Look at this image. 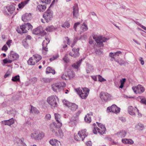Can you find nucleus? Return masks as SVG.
<instances>
[{
	"instance_id": "obj_1",
	"label": "nucleus",
	"mask_w": 146,
	"mask_h": 146,
	"mask_svg": "<svg viewBox=\"0 0 146 146\" xmlns=\"http://www.w3.org/2000/svg\"><path fill=\"white\" fill-rule=\"evenodd\" d=\"M82 89V90L80 88H79L75 89L74 90L82 99H86L89 94L90 90L86 87Z\"/></svg>"
},
{
	"instance_id": "obj_2",
	"label": "nucleus",
	"mask_w": 146,
	"mask_h": 146,
	"mask_svg": "<svg viewBox=\"0 0 146 146\" xmlns=\"http://www.w3.org/2000/svg\"><path fill=\"white\" fill-rule=\"evenodd\" d=\"M96 123L100 128L95 127L96 124L94 123L93 124L94 128L93 129V133L94 134H97V132H98L101 135H103L105 133L106 128L105 126L100 123H99L98 122H97Z\"/></svg>"
},
{
	"instance_id": "obj_3",
	"label": "nucleus",
	"mask_w": 146,
	"mask_h": 146,
	"mask_svg": "<svg viewBox=\"0 0 146 146\" xmlns=\"http://www.w3.org/2000/svg\"><path fill=\"white\" fill-rule=\"evenodd\" d=\"M88 135V133L86 132V129H84L78 131V134L74 136V138L77 141H83Z\"/></svg>"
},
{
	"instance_id": "obj_4",
	"label": "nucleus",
	"mask_w": 146,
	"mask_h": 146,
	"mask_svg": "<svg viewBox=\"0 0 146 146\" xmlns=\"http://www.w3.org/2000/svg\"><path fill=\"white\" fill-rule=\"evenodd\" d=\"M31 138L35 140H40L42 139L44 136V133L40 132L39 133L37 131L33 132L30 135Z\"/></svg>"
},
{
	"instance_id": "obj_5",
	"label": "nucleus",
	"mask_w": 146,
	"mask_h": 146,
	"mask_svg": "<svg viewBox=\"0 0 146 146\" xmlns=\"http://www.w3.org/2000/svg\"><path fill=\"white\" fill-rule=\"evenodd\" d=\"M33 28L32 26L29 23H25L23 25L20 26V29L21 31L17 30L18 32L20 34L27 33L28 31L30 29H31Z\"/></svg>"
},
{
	"instance_id": "obj_6",
	"label": "nucleus",
	"mask_w": 146,
	"mask_h": 146,
	"mask_svg": "<svg viewBox=\"0 0 146 146\" xmlns=\"http://www.w3.org/2000/svg\"><path fill=\"white\" fill-rule=\"evenodd\" d=\"M43 17L47 23L49 22L52 20L53 17L52 11L50 9H48L44 13Z\"/></svg>"
},
{
	"instance_id": "obj_7",
	"label": "nucleus",
	"mask_w": 146,
	"mask_h": 146,
	"mask_svg": "<svg viewBox=\"0 0 146 146\" xmlns=\"http://www.w3.org/2000/svg\"><path fill=\"white\" fill-rule=\"evenodd\" d=\"M93 38L96 41L97 45L99 47L103 46H104L103 42L108 40L107 38L103 37L102 36H94L93 37Z\"/></svg>"
},
{
	"instance_id": "obj_8",
	"label": "nucleus",
	"mask_w": 146,
	"mask_h": 146,
	"mask_svg": "<svg viewBox=\"0 0 146 146\" xmlns=\"http://www.w3.org/2000/svg\"><path fill=\"white\" fill-rule=\"evenodd\" d=\"M58 100V98L57 97L53 96L48 97L47 101L48 104L52 106L55 107L57 106V100Z\"/></svg>"
},
{
	"instance_id": "obj_9",
	"label": "nucleus",
	"mask_w": 146,
	"mask_h": 146,
	"mask_svg": "<svg viewBox=\"0 0 146 146\" xmlns=\"http://www.w3.org/2000/svg\"><path fill=\"white\" fill-rule=\"evenodd\" d=\"M65 86V83H55L52 85V88L54 91L57 92L58 90H60L61 89H62Z\"/></svg>"
},
{
	"instance_id": "obj_10",
	"label": "nucleus",
	"mask_w": 146,
	"mask_h": 146,
	"mask_svg": "<svg viewBox=\"0 0 146 146\" xmlns=\"http://www.w3.org/2000/svg\"><path fill=\"white\" fill-rule=\"evenodd\" d=\"M65 86V83H55L52 85V88L54 91L57 92L58 90H60L61 89H62Z\"/></svg>"
},
{
	"instance_id": "obj_11",
	"label": "nucleus",
	"mask_w": 146,
	"mask_h": 146,
	"mask_svg": "<svg viewBox=\"0 0 146 146\" xmlns=\"http://www.w3.org/2000/svg\"><path fill=\"white\" fill-rule=\"evenodd\" d=\"M100 97L102 101L106 102L111 99V96L108 93L102 92L100 94Z\"/></svg>"
},
{
	"instance_id": "obj_12",
	"label": "nucleus",
	"mask_w": 146,
	"mask_h": 146,
	"mask_svg": "<svg viewBox=\"0 0 146 146\" xmlns=\"http://www.w3.org/2000/svg\"><path fill=\"white\" fill-rule=\"evenodd\" d=\"M45 40H44L42 43V52L43 54H46V52L48 51V48L47 47L48 44L50 42V40L48 38H45Z\"/></svg>"
},
{
	"instance_id": "obj_13",
	"label": "nucleus",
	"mask_w": 146,
	"mask_h": 146,
	"mask_svg": "<svg viewBox=\"0 0 146 146\" xmlns=\"http://www.w3.org/2000/svg\"><path fill=\"white\" fill-rule=\"evenodd\" d=\"M132 89L134 92L136 94H141L143 92L145 91L143 87L141 85L139 84L137 86L133 87Z\"/></svg>"
},
{
	"instance_id": "obj_14",
	"label": "nucleus",
	"mask_w": 146,
	"mask_h": 146,
	"mask_svg": "<svg viewBox=\"0 0 146 146\" xmlns=\"http://www.w3.org/2000/svg\"><path fill=\"white\" fill-rule=\"evenodd\" d=\"M19 57V55L13 51H11L8 56V57L12 60V62L13 61L17 60Z\"/></svg>"
},
{
	"instance_id": "obj_15",
	"label": "nucleus",
	"mask_w": 146,
	"mask_h": 146,
	"mask_svg": "<svg viewBox=\"0 0 146 146\" xmlns=\"http://www.w3.org/2000/svg\"><path fill=\"white\" fill-rule=\"evenodd\" d=\"M72 13L73 17L74 18H77L79 16V9L78 4L76 3L74 4L73 7Z\"/></svg>"
},
{
	"instance_id": "obj_16",
	"label": "nucleus",
	"mask_w": 146,
	"mask_h": 146,
	"mask_svg": "<svg viewBox=\"0 0 146 146\" xmlns=\"http://www.w3.org/2000/svg\"><path fill=\"white\" fill-rule=\"evenodd\" d=\"M55 118L56 120V122L57 125L56 126L57 127H61L62 126V123L61 122L60 118L61 116L60 114L58 113L54 114Z\"/></svg>"
},
{
	"instance_id": "obj_17",
	"label": "nucleus",
	"mask_w": 146,
	"mask_h": 146,
	"mask_svg": "<svg viewBox=\"0 0 146 146\" xmlns=\"http://www.w3.org/2000/svg\"><path fill=\"white\" fill-rule=\"evenodd\" d=\"M79 48L77 49L73 48L72 49V52H70L69 53V55L74 58L78 57L79 55Z\"/></svg>"
},
{
	"instance_id": "obj_18",
	"label": "nucleus",
	"mask_w": 146,
	"mask_h": 146,
	"mask_svg": "<svg viewBox=\"0 0 146 146\" xmlns=\"http://www.w3.org/2000/svg\"><path fill=\"white\" fill-rule=\"evenodd\" d=\"M15 119L12 118L7 120L2 121L1 122L2 123L5 125H7L10 126L15 123Z\"/></svg>"
},
{
	"instance_id": "obj_19",
	"label": "nucleus",
	"mask_w": 146,
	"mask_h": 146,
	"mask_svg": "<svg viewBox=\"0 0 146 146\" xmlns=\"http://www.w3.org/2000/svg\"><path fill=\"white\" fill-rule=\"evenodd\" d=\"M6 9L8 13H7L6 12H4V14L5 15H11L14 12L15 9V7L14 6L11 5L7 7Z\"/></svg>"
},
{
	"instance_id": "obj_20",
	"label": "nucleus",
	"mask_w": 146,
	"mask_h": 146,
	"mask_svg": "<svg viewBox=\"0 0 146 146\" xmlns=\"http://www.w3.org/2000/svg\"><path fill=\"white\" fill-rule=\"evenodd\" d=\"M31 13H26L22 16V19L24 22H27L31 20Z\"/></svg>"
},
{
	"instance_id": "obj_21",
	"label": "nucleus",
	"mask_w": 146,
	"mask_h": 146,
	"mask_svg": "<svg viewBox=\"0 0 146 146\" xmlns=\"http://www.w3.org/2000/svg\"><path fill=\"white\" fill-rule=\"evenodd\" d=\"M56 125H57V124L56 123L54 122L50 125V129L53 133H55L56 132L57 128H58L61 127L56 126Z\"/></svg>"
},
{
	"instance_id": "obj_22",
	"label": "nucleus",
	"mask_w": 146,
	"mask_h": 146,
	"mask_svg": "<svg viewBox=\"0 0 146 146\" xmlns=\"http://www.w3.org/2000/svg\"><path fill=\"white\" fill-rule=\"evenodd\" d=\"M135 107L134 108L132 106H129L128 108V112L131 115L135 116L136 109Z\"/></svg>"
},
{
	"instance_id": "obj_23",
	"label": "nucleus",
	"mask_w": 146,
	"mask_h": 146,
	"mask_svg": "<svg viewBox=\"0 0 146 146\" xmlns=\"http://www.w3.org/2000/svg\"><path fill=\"white\" fill-rule=\"evenodd\" d=\"M42 31V27L41 26H40L34 29L33 30L32 33L33 34L37 35L40 34H41V33Z\"/></svg>"
},
{
	"instance_id": "obj_24",
	"label": "nucleus",
	"mask_w": 146,
	"mask_h": 146,
	"mask_svg": "<svg viewBox=\"0 0 146 146\" xmlns=\"http://www.w3.org/2000/svg\"><path fill=\"white\" fill-rule=\"evenodd\" d=\"M93 113L92 112H90L88 113H87L85 116L84 118L85 121L88 123H89L91 121V116H92Z\"/></svg>"
},
{
	"instance_id": "obj_25",
	"label": "nucleus",
	"mask_w": 146,
	"mask_h": 146,
	"mask_svg": "<svg viewBox=\"0 0 146 146\" xmlns=\"http://www.w3.org/2000/svg\"><path fill=\"white\" fill-rule=\"evenodd\" d=\"M66 74L68 77V79H69V80L75 76L74 72L70 69L68 70Z\"/></svg>"
},
{
	"instance_id": "obj_26",
	"label": "nucleus",
	"mask_w": 146,
	"mask_h": 146,
	"mask_svg": "<svg viewBox=\"0 0 146 146\" xmlns=\"http://www.w3.org/2000/svg\"><path fill=\"white\" fill-rule=\"evenodd\" d=\"M135 127L137 130L139 131L143 130L145 128L144 125L141 123H138L136 124L135 125Z\"/></svg>"
},
{
	"instance_id": "obj_27",
	"label": "nucleus",
	"mask_w": 146,
	"mask_h": 146,
	"mask_svg": "<svg viewBox=\"0 0 146 146\" xmlns=\"http://www.w3.org/2000/svg\"><path fill=\"white\" fill-rule=\"evenodd\" d=\"M86 66V71L87 73H90V72H92L93 71L94 67L92 65L87 63Z\"/></svg>"
},
{
	"instance_id": "obj_28",
	"label": "nucleus",
	"mask_w": 146,
	"mask_h": 146,
	"mask_svg": "<svg viewBox=\"0 0 146 146\" xmlns=\"http://www.w3.org/2000/svg\"><path fill=\"white\" fill-rule=\"evenodd\" d=\"M119 137L121 138L124 137L126 134V132L124 130H121L116 133Z\"/></svg>"
},
{
	"instance_id": "obj_29",
	"label": "nucleus",
	"mask_w": 146,
	"mask_h": 146,
	"mask_svg": "<svg viewBox=\"0 0 146 146\" xmlns=\"http://www.w3.org/2000/svg\"><path fill=\"white\" fill-rule=\"evenodd\" d=\"M28 65H33L35 64L36 62V60L32 57L30 58L27 61Z\"/></svg>"
},
{
	"instance_id": "obj_30",
	"label": "nucleus",
	"mask_w": 146,
	"mask_h": 146,
	"mask_svg": "<svg viewBox=\"0 0 146 146\" xmlns=\"http://www.w3.org/2000/svg\"><path fill=\"white\" fill-rule=\"evenodd\" d=\"M82 59L80 60L79 61L77 62L76 63H74L72 65V66L75 69H78L82 61Z\"/></svg>"
},
{
	"instance_id": "obj_31",
	"label": "nucleus",
	"mask_w": 146,
	"mask_h": 146,
	"mask_svg": "<svg viewBox=\"0 0 146 146\" xmlns=\"http://www.w3.org/2000/svg\"><path fill=\"white\" fill-rule=\"evenodd\" d=\"M65 40L63 42V43L64 44H62V47L64 48H65L67 47V44L69 45V39L68 37H65Z\"/></svg>"
},
{
	"instance_id": "obj_32",
	"label": "nucleus",
	"mask_w": 146,
	"mask_h": 146,
	"mask_svg": "<svg viewBox=\"0 0 146 146\" xmlns=\"http://www.w3.org/2000/svg\"><path fill=\"white\" fill-rule=\"evenodd\" d=\"M37 10H38L40 12H43L46 9V6L44 5H39L37 6Z\"/></svg>"
},
{
	"instance_id": "obj_33",
	"label": "nucleus",
	"mask_w": 146,
	"mask_h": 146,
	"mask_svg": "<svg viewBox=\"0 0 146 146\" xmlns=\"http://www.w3.org/2000/svg\"><path fill=\"white\" fill-rule=\"evenodd\" d=\"M31 109L30 110V113H34L35 114H38L39 113V111L35 107H33L32 105H31Z\"/></svg>"
},
{
	"instance_id": "obj_34",
	"label": "nucleus",
	"mask_w": 146,
	"mask_h": 146,
	"mask_svg": "<svg viewBox=\"0 0 146 146\" xmlns=\"http://www.w3.org/2000/svg\"><path fill=\"white\" fill-rule=\"evenodd\" d=\"M46 72L47 74L52 73L53 74H55V70L50 67H48L47 68Z\"/></svg>"
},
{
	"instance_id": "obj_35",
	"label": "nucleus",
	"mask_w": 146,
	"mask_h": 146,
	"mask_svg": "<svg viewBox=\"0 0 146 146\" xmlns=\"http://www.w3.org/2000/svg\"><path fill=\"white\" fill-rule=\"evenodd\" d=\"M33 57L36 60V63L42 59L41 56L38 54L34 55Z\"/></svg>"
},
{
	"instance_id": "obj_36",
	"label": "nucleus",
	"mask_w": 146,
	"mask_h": 146,
	"mask_svg": "<svg viewBox=\"0 0 146 146\" xmlns=\"http://www.w3.org/2000/svg\"><path fill=\"white\" fill-rule=\"evenodd\" d=\"M78 106L74 103H71L70 105V109L73 110H76L78 108Z\"/></svg>"
},
{
	"instance_id": "obj_37",
	"label": "nucleus",
	"mask_w": 146,
	"mask_h": 146,
	"mask_svg": "<svg viewBox=\"0 0 146 146\" xmlns=\"http://www.w3.org/2000/svg\"><path fill=\"white\" fill-rule=\"evenodd\" d=\"M27 3V1H26L22 2L20 3H19L18 5L19 8L22 9Z\"/></svg>"
},
{
	"instance_id": "obj_38",
	"label": "nucleus",
	"mask_w": 146,
	"mask_h": 146,
	"mask_svg": "<svg viewBox=\"0 0 146 146\" xmlns=\"http://www.w3.org/2000/svg\"><path fill=\"white\" fill-rule=\"evenodd\" d=\"M12 80L13 82H19L20 77L19 75H17L13 77Z\"/></svg>"
},
{
	"instance_id": "obj_39",
	"label": "nucleus",
	"mask_w": 146,
	"mask_h": 146,
	"mask_svg": "<svg viewBox=\"0 0 146 146\" xmlns=\"http://www.w3.org/2000/svg\"><path fill=\"white\" fill-rule=\"evenodd\" d=\"M82 28L83 32L86 31L88 29V27L87 25H86L85 23H84L82 25Z\"/></svg>"
},
{
	"instance_id": "obj_40",
	"label": "nucleus",
	"mask_w": 146,
	"mask_h": 146,
	"mask_svg": "<svg viewBox=\"0 0 146 146\" xmlns=\"http://www.w3.org/2000/svg\"><path fill=\"white\" fill-rule=\"evenodd\" d=\"M62 102L64 105L65 106L69 107H70V105L71 104V103L68 101H66L65 100H64L62 101Z\"/></svg>"
},
{
	"instance_id": "obj_41",
	"label": "nucleus",
	"mask_w": 146,
	"mask_h": 146,
	"mask_svg": "<svg viewBox=\"0 0 146 146\" xmlns=\"http://www.w3.org/2000/svg\"><path fill=\"white\" fill-rule=\"evenodd\" d=\"M3 62L4 64H7L8 63H11L12 62V60L9 59L8 57V58H5L3 60Z\"/></svg>"
},
{
	"instance_id": "obj_42",
	"label": "nucleus",
	"mask_w": 146,
	"mask_h": 146,
	"mask_svg": "<svg viewBox=\"0 0 146 146\" xmlns=\"http://www.w3.org/2000/svg\"><path fill=\"white\" fill-rule=\"evenodd\" d=\"M61 26L62 27H66L67 28H68L70 26V24L68 22L66 21L64 24L62 25Z\"/></svg>"
},
{
	"instance_id": "obj_43",
	"label": "nucleus",
	"mask_w": 146,
	"mask_h": 146,
	"mask_svg": "<svg viewBox=\"0 0 146 146\" xmlns=\"http://www.w3.org/2000/svg\"><path fill=\"white\" fill-rule=\"evenodd\" d=\"M97 76L99 81L102 82L106 81V80L102 78L101 75H98Z\"/></svg>"
},
{
	"instance_id": "obj_44",
	"label": "nucleus",
	"mask_w": 146,
	"mask_h": 146,
	"mask_svg": "<svg viewBox=\"0 0 146 146\" xmlns=\"http://www.w3.org/2000/svg\"><path fill=\"white\" fill-rule=\"evenodd\" d=\"M61 78L62 79L64 80H70L69 79H68V77L66 74H63Z\"/></svg>"
},
{
	"instance_id": "obj_45",
	"label": "nucleus",
	"mask_w": 146,
	"mask_h": 146,
	"mask_svg": "<svg viewBox=\"0 0 146 146\" xmlns=\"http://www.w3.org/2000/svg\"><path fill=\"white\" fill-rule=\"evenodd\" d=\"M95 52L96 54L98 55H101L103 54V52L99 49H96Z\"/></svg>"
},
{
	"instance_id": "obj_46",
	"label": "nucleus",
	"mask_w": 146,
	"mask_h": 146,
	"mask_svg": "<svg viewBox=\"0 0 146 146\" xmlns=\"http://www.w3.org/2000/svg\"><path fill=\"white\" fill-rule=\"evenodd\" d=\"M23 46L25 48H27L28 46V44L26 41V39H24L23 41Z\"/></svg>"
},
{
	"instance_id": "obj_47",
	"label": "nucleus",
	"mask_w": 146,
	"mask_h": 146,
	"mask_svg": "<svg viewBox=\"0 0 146 146\" xmlns=\"http://www.w3.org/2000/svg\"><path fill=\"white\" fill-rule=\"evenodd\" d=\"M68 54H66L63 58V60L66 62L67 63L69 62V59L68 57Z\"/></svg>"
},
{
	"instance_id": "obj_48",
	"label": "nucleus",
	"mask_w": 146,
	"mask_h": 146,
	"mask_svg": "<svg viewBox=\"0 0 146 146\" xmlns=\"http://www.w3.org/2000/svg\"><path fill=\"white\" fill-rule=\"evenodd\" d=\"M53 27L52 26L48 27L45 29V30L47 31L51 32L52 31Z\"/></svg>"
},
{
	"instance_id": "obj_49",
	"label": "nucleus",
	"mask_w": 146,
	"mask_h": 146,
	"mask_svg": "<svg viewBox=\"0 0 146 146\" xmlns=\"http://www.w3.org/2000/svg\"><path fill=\"white\" fill-rule=\"evenodd\" d=\"M42 3L46 4H49L51 0H40Z\"/></svg>"
},
{
	"instance_id": "obj_50",
	"label": "nucleus",
	"mask_w": 146,
	"mask_h": 146,
	"mask_svg": "<svg viewBox=\"0 0 146 146\" xmlns=\"http://www.w3.org/2000/svg\"><path fill=\"white\" fill-rule=\"evenodd\" d=\"M111 107V108L112 112L113 113L114 111V110H115V109H117V110L119 109L118 107H117L115 104L112 105Z\"/></svg>"
},
{
	"instance_id": "obj_51",
	"label": "nucleus",
	"mask_w": 146,
	"mask_h": 146,
	"mask_svg": "<svg viewBox=\"0 0 146 146\" xmlns=\"http://www.w3.org/2000/svg\"><path fill=\"white\" fill-rule=\"evenodd\" d=\"M56 140V139H51L49 141V143L51 145L53 146L54 145V143L55 144V143Z\"/></svg>"
},
{
	"instance_id": "obj_52",
	"label": "nucleus",
	"mask_w": 146,
	"mask_h": 146,
	"mask_svg": "<svg viewBox=\"0 0 146 146\" xmlns=\"http://www.w3.org/2000/svg\"><path fill=\"white\" fill-rule=\"evenodd\" d=\"M142 98H141V100L140 101L143 104H144L145 105H146V99L144 98H143V97H142Z\"/></svg>"
},
{
	"instance_id": "obj_53",
	"label": "nucleus",
	"mask_w": 146,
	"mask_h": 146,
	"mask_svg": "<svg viewBox=\"0 0 146 146\" xmlns=\"http://www.w3.org/2000/svg\"><path fill=\"white\" fill-rule=\"evenodd\" d=\"M61 145L60 142V141H58V140H56L55 143H54V145H53V146H60Z\"/></svg>"
},
{
	"instance_id": "obj_54",
	"label": "nucleus",
	"mask_w": 146,
	"mask_h": 146,
	"mask_svg": "<svg viewBox=\"0 0 146 146\" xmlns=\"http://www.w3.org/2000/svg\"><path fill=\"white\" fill-rule=\"evenodd\" d=\"M51 117V115L49 114H47L45 116V119L47 120H50Z\"/></svg>"
},
{
	"instance_id": "obj_55",
	"label": "nucleus",
	"mask_w": 146,
	"mask_h": 146,
	"mask_svg": "<svg viewBox=\"0 0 146 146\" xmlns=\"http://www.w3.org/2000/svg\"><path fill=\"white\" fill-rule=\"evenodd\" d=\"M16 112V111L15 110H12L8 111V113L9 114H13L14 115Z\"/></svg>"
},
{
	"instance_id": "obj_56",
	"label": "nucleus",
	"mask_w": 146,
	"mask_h": 146,
	"mask_svg": "<svg viewBox=\"0 0 146 146\" xmlns=\"http://www.w3.org/2000/svg\"><path fill=\"white\" fill-rule=\"evenodd\" d=\"M80 24V22H77L75 23L74 26V29L75 31H76V28L78 25H79Z\"/></svg>"
},
{
	"instance_id": "obj_57",
	"label": "nucleus",
	"mask_w": 146,
	"mask_h": 146,
	"mask_svg": "<svg viewBox=\"0 0 146 146\" xmlns=\"http://www.w3.org/2000/svg\"><path fill=\"white\" fill-rule=\"evenodd\" d=\"M122 142L123 143L125 144H128V139H122Z\"/></svg>"
},
{
	"instance_id": "obj_58",
	"label": "nucleus",
	"mask_w": 146,
	"mask_h": 146,
	"mask_svg": "<svg viewBox=\"0 0 146 146\" xmlns=\"http://www.w3.org/2000/svg\"><path fill=\"white\" fill-rule=\"evenodd\" d=\"M135 108L136 110V111H137V112L138 117H141L142 116L141 114L139 112V110L137 108Z\"/></svg>"
},
{
	"instance_id": "obj_59",
	"label": "nucleus",
	"mask_w": 146,
	"mask_h": 146,
	"mask_svg": "<svg viewBox=\"0 0 146 146\" xmlns=\"http://www.w3.org/2000/svg\"><path fill=\"white\" fill-rule=\"evenodd\" d=\"M8 49L6 45H4L2 48V50L6 51Z\"/></svg>"
},
{
	"instance_id": "obj_60",
	"label": "nucleus",
	"mask_w": 146,
	"mask_h": 146,
	"mask_svg": "<svg viewBox=\"0 0 146 146\" xmlns=\"http://www.w3.org/2000/svg\"><path fill=\"white\" fill-rule=\"evenodd\" d=\"M139 60L141 62V64L142 65L144 64V60H143V58L142 57H140L139 58Z\"/></svg>"
},
{
	"instance_id": "obj_61",
	"label": "nucleus",
	"mask_w": 146,
	"mask_h": 146,
	"mask_svg": "<svg viewBox=\"0 0 146 146\" xmlns=\"http://www.w3.org/2000/svg\"><path fill=\"white\" fill-rule=\"evenodd\" d=\"M30 81L31 82H35L37 81V78L35 77H34L32 78H31L30 80Z\"/></svg>"
},
{
	"instance_id": "obj_62",
	"label": "nucleus",
	"mask_w": 146,
	"mask_h": 146,
	"mask_svg": "<svg viewBox=\"0 0 146 146\" xmlns=\"http://www.w3.org/2000/svg\"><path fill=\"white\" fill-rule=\"evenodd\" d=\"M98 77L97 75V76H91V77L95 81H97V78Z\"/></svg>"
},
{
	"instance_id": "obj_63",
	"label": "nucleus",
	"mask_w": 146,
	"mask_h": 146,
	"mask_svg": "<svg viewBox=\"0 0 146 146\" xmlns=\"http://www.w3.org/2000/svg\"><path fill=\"white\" fill-rule=\"evenodd\" d=\"M12 42V40H9L8 41L6 42V44L9 46V47H10L11 45V43Z\"/></svg>"
},
{
	"instance_id": "obj_64",
	"label": "nucleus",
	"mask_w": 146,
	"mask_h": 146,
	"mask_svg": "<svg viewBox=\"0 0 146 146\" xmlns=\"http://www.w3.org/2000/svg\"><path fill=\"white\" fill-rule=\"evenodd\" d=\"M86 145L87 146H91L92 145V143L90 141H88L86 143Z\"/></svg>"
}]
</instances>
